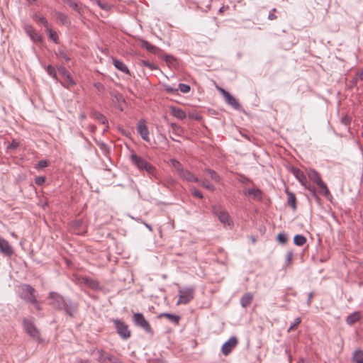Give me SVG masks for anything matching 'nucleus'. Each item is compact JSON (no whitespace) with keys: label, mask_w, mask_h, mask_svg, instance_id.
<instances>
[{"label":"nucleus","mask_w":363,"mask_h":363,"mask_svg":"<svg viewBox=\"0 0 363 363\" xmlns=\"http://www.w3.org/2000/svg\"><path fill=\"white\" fill-rule=\"evenodd\" d=\"M226 96L224 97L225 101L230 105L233 108L236 110L240 109V105L236 100V99L232 96L230 93H225Z\"/></svg>","instance_id":"6ab92c4d"},{"label":"nucleus","mask_w":363,"mask_h":363,"mask_svg":"<svg viewBox=\"0 0 363 363\" xmlns=\"http://www.w3.org/2000/svg\"><path fill=\"white\" fill-rule=\"evenodd\" d=\"M116 330L119 337L124 340L129 339L131 337V331L129 330L128 325L120 319H113Z\"/></svg>","instance_id":"7ed1b4c3"},{"label":"nucleus","mask_w":363,"mask_h":363,"mask_svg":"<svg viewBox=\"0 0 363 363\" xmlns=\"http://www.w3.org/2000/svg\"><path fill=\"white\" fill-rule=\"evenodd\" d=\"M220 91L222 93L223 97H225L226 96V94L225 93H229L228 91H225L224 89L223 88H220L219 89Z\"/></svg>","instance_id":"0e129e2a"},{"label":"nucleus","mask_w":363,"mask_h":363,"mask_svg":"<svg viewBox=\"0 0 363 363\" xmlns=\"http://www.w3.org/2000/svg\"><path fill=\"white\" fill-rule=\"evenodd\" d=\"M55 55L57 57L62 58L67 62L70 60L67 54L62 49H58L57 51L55 52Z\"/></svg>","instance_id":"c9c22d12"},{"label":"nucleus","mask_w":363,"mask_h":363,"mask_svg":"<svg viewBox=\"0 0 363 363\" xmlns=\"http://www.w3.org/2000/svg\"><path fill=\"white\" fill-rule=\"evenodd\" d=\"M293 258V252L291 251H289L286 255V259L288 262H290Z\"/></svg>","instance_id":"bf43d9fd"},{"label":"nucleus","mask_w":363,"mask_h":363,"mask_svg":"<svg viewBox=\"0 0 363 363\" xmlns=\"http://www.w3.org/2000/svg\"><path fill=\"white\" fill-rule=\"evenodd\" d=\"M171 127L172 128V129L174 130V131H177L179 130H181V127L179 126L178 125H177L176 123H171Z\"/></svg>","instance_id":"680f3d73"},{"label":"nucleus","mask_w":363,"mask_h":363,"mask_svg":"<svg viewBox=\"0 0 363 363\" xmlns=\"http://www.w3.org/2000/svg\"><path fill=\"white\" fill-rule=\"evenodd\" d=\"M171 114L178 119H184L186 118L185 112L179 108L175 106L170 107Z\"/></svg>","instance_id":"4be33fe9"},{"label":"nucleus","mask_w":363,"mask_h":363,"mask_svg":"<svg viewBox=\"0 0 363 363\" xmlns=\"http://www.w3.org/2000/svg\"><path fill=\"white\" fill-rule=\"evenodd\" d=\"M56 18L60 21L63 25H69L70 21L68 19V17L61 12L55 13Z\"/></svg>","instance_id":"7c9ffc66"},{"label":"nucleus","mask_w":363,"mask_h":363,"mask_svg":"<svg viewBox=\"0 0 363 363\" xmlns=\"http://www.w3.org/2000/svg\"><path fill=\"white\" fill-rule=\"evenodd\" d=\"M285 191L287 194L288 199L287 203L288 205L294 210L296 211L297 208L296 206V198L294 193L290 191L288 188L285 189Z\"/></svg>","instance_id":"dca6fc26"},{"label":"nucleus","mask_w":363,"mask_h":363,"mask_svg":"<svg viewBox=\"0 0 363 363\" xmlns=\"http://www.w3.org/2000/svg\"><path fill=\"white\" fill-rule=\"evenodd\" d=\"M159 317H166L169 321L175 325H178L180 320V316L168 313H163Z\"/></svg>","instance_id":"bb28decb"},{"label":"nucleus","mask_w":363,"mask_h":363,"mask_svg":"<svg viewBox=\"0 0 363 363\" xmlns=\"http://www.w3.org/2000/svg\"><path fill=\"white\" fill-rule=\"evenodd\" d=\"M308 177L316 184L321 179L319 173L315 169H310L308 172Z\"/></svg>","instance_id":"c85d7f7f"},{"label":"nucleus","mask_w":363,"mask_h":363,"mask_svg":"<svg viewBox=\"0 0 363 363\" xmlns=\"http://www.w3.org/2000/svg\"><path fill=\"white\" fill-rule=\"evenodd\" d=\"M352 360L354 363H363V350H355L352 354Z\"/></svg>","instance_id":"b1692460"},{"label":"nucleus","mask_w":363,"mask_h":363,"mask_svg":"<svg viewBox=\"0 0 363 363\" xmlns=\"http://www.w3.org/2000/svg\"><path fill=\"white\" fill-rule=\"evenodd\" d=\"M77 309L78 306L77 303H73L69 300H65V306H62V310H64L65 313L69 315L70 317H73L74 314L77 313Z\"/></svg>","instance_id":"f8f14e48"},{"label":"nucleus","mask_w":363,"mask_h":363,"mask_svg":"<svg viewBox=\"0 0 363 363\" xmlns=\"http://www.w3.org/2000/svg\"><path fill=\"white\" fill-rule=\"evenodd\" d=\"M194 295V288L188 287L179 289V301L177 303L186 304L193 299Z\"/></svg>","instance_id":"39448f33"},{"label":"nucleus","mask_w":363,"mask_h":363,"mask_svg":"<svg viewBox=\"0 0 363 363\" xmlns=\"http://www.w3.org/2000/svg\"><path fill=\"white\" fill-rule=\"evenodd\" d=\"M94 86L97 89L99 92H104L105 87L101 82H95L94 84Z\"/></svg>","instance_id":"de8ad7c7"},{"label":"nucleus","mask_w":363,"mask_h":363,"mask_svg":"<svg viewBox=\"0 0 363 363\" xmlns=\"http://www.w3.org/2000/svg\"><path fill=\"white\" fill-rule=\"evenodd\" d=\"M360 318L361 315L359 312H354L347 317L346 323L350 325H352L355 323L358 322L360 320Z\"/></svg>","instance_id":"393cba45"},{"label":"nucleus","mask_w":363,"mask_h":363,"mask_svg":"<svg viewBox=\"0 0 363 363\" xmlns=\"http://www.w3.org/2000/svg\"><path fill=\"white\" fill-rule=\"evenodd\" d=\"M238 343V338L236 337H231L227 342H225L222 346V352L224 355H228L232 350L236 347Z\"/></svg>","instance_id":"9d476101"},{"label":"nucleus","mask_w":363,"mask_h":363,"mask_svg":"<svg viewBox=\"0 0 363 363\" xmlns=\"http://www.w3.org/2000/svg\"><path fill=\"white\" fill-rule=\"evenodd\" d=\"M19 143L15 140H13L11 144L8 145V149L14 150L18 147Z\"/></svg>","instance_id":"5fc2aeb1"},{"label":"nucleus","mask_w":363,"mask_h":363,"mask_svg":"<svg viewBox=\"0 0 363 363\" xmlns=\"http://www.w3.org/2000/svg\"><path fill=\"white\" fill-rule=\"evenodd\" d=\"M48 298L51 299L50 305L58 310L62 309V306H65V300L60 294L56 292H50Z\"/></svg>","instance_id":"1a4fd4ad"},{"label":"nucleus","mask_w":363,"mask_h":363,"mask_svg":"<svg viewBox=\"0 0 363 363\" xmlns=\"http://www.w3.org/2000/svg\"><path fill=\"white\" fill-rule=\"evenodd\" d=\"M86 284L94 289H97L99 285L96 281L92 279H86Z\"/></svg>","instance_id":"a18cd8bd"},{"label":"nucleus","mask_w":363,"mask_h":363,"mask_svg":"<svg viewBox=\"0 0 363 363\" xmlns=\"http://www.w3.org/2000/svg\"><path fill=\"white\" fill-rule=\"evenodd\" d=\"M287 235L284 233H279L277 235V240L282 245H285L287 242Z\"/></svg>","instance_id":"37998d69"},{"label":"nucleus","mask_w":363,"mask_h":363,"mask_svg":"<svg viewBox=\"0 0 363 363\" xmlns=\"http://www.w3.org/2000/svg\"><path fill=\"white\" fill-rule=\"evenodd\" d=\"M137 130L144 140L147 142L150 140L149 130L144 122L140 121L138 123Z\"/></svg>","instance_id":"2eb2a0df"},{"label":"nucleus","mask_w":363,"mask_h":363,"mask_svg":"<svg viewBox=\"0 0 363 363\" xmlns=\"http://www.w3.org/2000/svg\"><path fill=\"white\" fill-rule=\"evenodd\" d=\"M191 192L192 195L195 197H197L199 199L203 198V194H201V192L200 191H199L198 189H196V188H191Z\"/></svg>","instance_id":"49530a36"},{"label":"nucleus","mask_w":363,"mask_h":363,"mask_svg":"<svg viewBox=\"0 0 363 363\" xmlns=\"http://www.w3.org/2000/svg\"><path fill=\"white\" fill-rule=\"evenodd\" d=\"M66 79V82H67V85H65V86H73L75 84V82L73 80L72 77H71V75L69 74V78H65Z\"/></svg>","instance_id":"6e6d98bb"},{"label":"nucleus","mask_w":363,"mask_h":363,"mask_svg":"<svg viewBox=\"0 0 363 363\" xmlns=\"http://www.w3.org/2000/svg\"><path fill=\"white\" fill-rule=\"evenodd\" d=\"M38 18V21L42 23L45 27H46L47 28H48V21L44 17H37Z\"/></svg>","instance_id":"864d4df0"},{"label":"nucleus","mask_w":363,"mask_h":363,"mask_svg":"<svg viewBox=\"0 0 363 363\" xmlns=\"http://www.w3.org/2000/svg\"><path fill=\"white\" fill-rule=\"evenodd\" d=\"M132 320L135 326L142 328L147 334H149L151 336L154 335V331L150 323L145 319L143 313H133Z\"/></svg>","instance_id":"f257e3e1"},{"label":"nucleus","mask_w":363,"mask_h":363,"mask_svg":"<svg viewBox=\"0 0 363 363\" xmlns=\"http://www.w3.org/2000/svg\"><path fill=\"white\" fill-rule=\"evenodd\" d=\"M77 363H87V361L80 359Z\"/></svg>","instance_id":"338daca9"},{"label":"nucleus","mask_w":363,"mask_h":363,"mask_svg":"<svg viewBox=\"0 0 363 363\" xmlns=\"http://www.w3.org/2000/svg\"><path fill=\"white\" fill-rule=\"evenodd\" d=\"M316 184L323 191L324 195L326 197H328V196H330V193L326 184L322 181V179L319 180V182Z\"/></svg>","instance_id":"72a5a7b5"},{"label":"nucleus","mask_w":363,"mask_h":363,"mask_svg":"<svg viewBox=\"0 0 363 363\" xmlns=\"http://www.w3.org/2000/svg\"><path fill=\"white\" fill-rule=\"evenodd\" d=\"M272 11L268 15V19L273 21L277 18V16L274 13L276 11V9H273Z\"/></svg>","instance_id":"13d9d810"},{"label":"nucleus","mask_w":363,"mask_h":363,"mask_svg":"<svg viewBox=\"0 0 363 363\" xmlns=\"http://www.w3.org/2000/svg\"><path fill=\"white\" fill-rule=\"evenodd\" d=\"M163 59L169 66L174 65L176 63V58L172 55H165Z\"/></svg>","instance_id":"e433bc0d"},{"label":"nucleus","mask_w":363,"mask_h":363,"mask_svg":"<svg viewBox=\"0 0 363 363\" xmlns=\"http://www.w3.org/2000/svg\"><path fill=\"white\" fill-rule=\"evenodd\" d=\"M49 32V37L52 39L55 43H57L58 35L55 32H53L50 28H48Z\"/></svg>","instance_id":"c03bdc74"},{"label":"nucleus","mask_w":363,"mask_h":363,"mask_svg":"<svg viewBox=\"0 0 363 363\" xmlns=\"http://www.w3.org/2000/svg\"><path fill=\"white\" fill-rule=\"evenodd\" d=\"M46 71L48 74L54 79H57V72L54 67L49 65L46 67Z\"/></svg>","instance_id":"a19ab883"},{"label":"nucleus","mask_w":363,"mask_h":363,"mask_svg":"<svg viewBox=\"0 0 363 363\" xmlns=\"http://www.w3.org/2000/svg\"><path fill=\"white\" fill-rule=\"evenodd\" d=\"M0 252L4 256L11 257L13 254V250L9 242L4 238L0 237Z\"/></svg>","instance_id":"9b49d317"},{"label":"nucleus","mask_w":363,"mask_h":363,"mask_svg":"<svg viewBox=\"0 0 363 363\" xmlns=\"http://www.w3.org/2000/svg\"><path fill=\"white\" fill-rule=\"evenodd\" d=\"M357 79L360 80L363 79V69L361 70L360 72L357 73Z\"/></svg>","instance_id":"e2e57ef3"},{"label":"nucleus","mask_w":363,"mask_h":363,"mask_svg":"<svg viewBox=\"0 0 363 363\" xmlns=\"http://www.w3.org/2000/svg\"><path fill=\"white\" fill-rule=\"evenodd\" d=\"M292 173L296 177V178L298 180V182L303 186L306 189H308L312 195L318 200V197L316 195V190L314 186H311L308 184L307 179L303 172L300 170L298 168L294 167L292 169Z\"/></svg>","instance_id":"20e7f679"},{"label":"nucleus","mask_w":363,"mask_h":363,"mask_svg":"<svg viewBox=\"0 0 363 363\" xmlns=\"http://www.w3.org/2000/svg\"><path fill=\"white\" fill-rule=\"evenodd\" d=\"M244 194L250 195L253 197V199H257L259 201L262 199V192L259 189L257 188L249 189L244 191Z\"/></svg>","instance_id":"a211bd4d"},{"label":"nucleus","mask_w":363,"mask_h":363,"mask_svg":"<svg viewBox=\"0 0 363 363\" xmlns=\"http://www.w3.org/2000/svg\"><path fill=\"white\" fill-rule=\"evenodd\" d=\"M23 324L26 332L33 339L40 340V333L31 320L24 318Z\"/></svg>","instance_id":"423d86ee"},{"label":"nucleus","mask_w":363,"mask_h":363,"mask_svg":"<svg viewBox=\"0 0 363 363\" xmlns=\"http://www.w3.org/2000/svg\"><path fill=\"white\" fill-rule=\"evenodd\" d=\"M253 296L251 293H245L240 298V304L243 308L247 307L252 302Z\"/></svg>","instance_id":"5701e85b"},{"label":"nucleus","mask_w":363,"mask_h":363,"mask_svg":"<svg viewBox=\"0 0 363 363\" xmlns=\"http://www.w3.org/2000/svg\"><path fill=\"white\" fill-rule=\"evenodd\" d=\"M178 89L184 94H186L190 91L191 87L189 84L180 83L178 85Z\"/></svg>","instance_id":"ea45409f"},{"label":"nucleus","mask_w":363,"mask_h":363,"mask_svg":"<svg viewBox=\"0 0 363 363\" xmlns=\"http://www.w3.org/2000/svg\"><path fill=\"white\" fill-rule=\"evenodd\" d=\"M143 65L151 70L157 69V67L155 64L150 62L143 61Z\"/></svg>","instance_id":"3c124183"},{"label":"nucleus","mask_w":363,"mask_h":363,"mask_svg":"<svg viewBox=\"0 0 363 363\" xmlns=\"http://www.w3.org/2000/svg\"><path fill=\"white\" fill-rule=\"evenodd\" d=\"M172 165L177 169V172H180V169H183L182 164L175 159H172L170 160Z\"/></svg>","instance_id":"79ce46f5"},{"label":"nucleus","mask_w":363,"mask_h":363,"mask_svg":"<svg viewBox=\"0 0 363 363\" xmlns=\"http://www.w3.org/2000/svg\"><path fill=\"white\" fill-rule=\"evenodd\" d=\"M34 306H35V308H36V310L38 311H40L41 310V307L38 304V301H36V303H33Z\"/></svg>","instance_id":"69168bd1"},{"label":"nucleus","mask_w":363,"mask_h":363,"mask_svg":"<svg viewBox=\"0 0 363 363\" xmlns=\"http://www.w3.org/2000/svg\"><path fill=\"white\" fill-rule=\"evenodd\" d=\"M65 3H66L70 8H72L73 10H74L76 12H77L79 14H82L84 13V6L82 4H79L74 0H65Z\"/></svg>","instance_id":"f3484780"},{"label":"nucleus","mask_w":363,"mask_h":363,"mask_svg":"<svg viewBox=\"0 0 363 363\" xmlns=\"http://www.w3.org/2000/svg\"><path fill=\"white\" fill-rule=\"evenodd\" d=\"M93 117L96 119L99 123L103 125H106V128H108V120L107 118L101 113L94 111L92 113Z\"/></svg>","instance_id":"cd10ccee"},{"label":"nucleus","mask_w":363,"mask_h":363,"mask_svg":"<svg viewBox=\"0 0 363 363\" xmlns=\"http://www.w3.org/2000/svg\"><path fill=\"white\" fill-rule=\"evenodd\" d=\"M49 164V162L48 160H42L38 162V168H44L48 167Z\"/></svg>","instance_id":"603ef678"},{"label":"nucleus","mask_w":363,"mask_h":363,"mask_svg":"<svg viewBox=\"0 0 363 363\" xmlns=\"http://www.w3.org/2000/svg\"><path fill=\"white\" fill-rule=\"evenodd\" d=\"M26 32L33 41L39 43L42 42V35L36 33L35 30L31 26H29L26 28Z\"/></svg>","instance_id":"aec40b11"},{"label":"nucleus","mask_w":363,"mask_h":363,"mask_svg":"<svg viewBox=\"0 0 363 363\" xmlns=\"http://www.w3.org/2000/svg\"><path fill=\"white\" fill-rule=\"evenodd\" d=\"M35 289L29 284H22L19 287V296L26 302L35 303Z\"/></svg>","instance_id":"f03ea898"},{"label":"nucleus","mask_w":363,"mask_h":363,"mask_svg":"<svg viewBox=\"0 0 363 363\" xmlns=\"http://www.w3.org/2000/svg\"><path fill=\"white\" fill-rule=\"evenodd\" d=\"M301 318H299V317H298V318H296L295 319V320H294V323H293L290 325V327H289V328L288 331H289V332H290V331H291V330H293V329H294L296 325H298V324H300V323H301Z\"/></svg>","instance_id":"8fccbe9b"},{"label":"nucleus","mask_w":363,"mask_h":363,"mask_svg":"<svg viewBox=\"0 0 363 363\" xmlns=\"http://www.w3.org/2000/svg\"><path fill=\"white\" fill-rule=\"evenodd\" d=\"M143 170H145L146 172L149 175L154 177L155 179H158L157 174V169L150 163L147 162V164H146V167H144Z\"/></svg>","instance_id":"c756f323"},{"label":"nucleus","mask_w":363,"mask_h":363,"mask_svg":"<svg viewBox=\"0 0 363 363\" xmlns=\"http://www.w3.org/2000/svg\"><path fill=\"white\" fill-rule=\"evenodd\" d=\"M113 64L117 69L125 74H130L129 69L121 60L113 59Z\"/></svg>","instance_id":"412c9836"},{"label":"nucleus","mask_w":363,"mask_h":363,"mask_svg":"<svg viewBox=\"0 0 363 363\" xmlns=\"http://www.w3.org/2000/svg\"><path fill=\"white\" fill-rule=\"evenodd\" d=\"M130 159L131 162L137 167L139 170H143L144 167H146V164L148 162L142 158L141 157L137 155L136 154H131L130 156Z\"/></svg>","instance_id":"ddd939ff"},{"label":"nucleus","mask_w":363,"mask_h":363,"mask_svg":"<svg viewBox=\"0 0 363 363\" xmlns=\"http://www.w3.org/2000/svg\"><path fill=\"white\" fill-rule=\"evenodd\" d=\"M57 72L63 77L69 79V73L65 67L59 66L57 67Z\"/></svg>","instance_id":"58836bf2"},{"label":"nucleus","mask_w":363,"mask_h":363,"mask_svg":"<svg viewBox=\"0 0 363 363\" xmlns=\"http://www.w3.org/2000/svg\"><path fill=\"white\" fill-rule=\"evenodd\" d=\"M313 296H314L313 292H310L309 293L308 297V299H307V304L308 306L311 305V303L312 298H313Z\"/></svg>","instance_id":"052dcab7"},{"label":"nucleus","mask_w":363,"mask_h":363,"mask_svg":"<svg viewBox=\"0 0 363 363\" xmlns=\"http://www.w3.org/2000/svg\"><path fill=\"white\" fill-rule=\"evenodd\" d=\"M45 182V177H43V176H40V177H38L35 179V184L38 185V186H41L43 185Z\"/></svg>","instance_id":"09e8293b"},{"label":"nucleus","mask_w":363,"mask_h":363,"mask_svg":"<svg viewBox=\"0 0 363 363\" xmlns=\"http://www.w3.org/2000/svg\"><path fill=\"white\" fill-rule=\"evenodd\" d=\"M341 123L347 126L350 123V119L348 116H344L341 118Z\"/></svg>","instance_id":"4d7b16f0"},{"label":"nucleus","mask_w":363,"mask_h":363,"mask_svg":"<svg viewBox=\"0 0 363 363\" xmlns=\"http://www.w3.org/2000/svg\"><path fill=\"white\" fill-rule=\"evenodd\" d=\"M99 357L97 361L101 363H123V362L117 357L105 352L103 350H97Z\"/></svg>","instance_id":"0eeeda50"},{"label":"nucleus","mask_w":363,"mask_h":363,"mask_svg":"<svg viewBox=\"0 0 363 363\" xmlns=\"http://www.w3.org/2000/svg\"><path fill=\"white\" fill-rule=\"evenodd\" d=\"M79 118L81 120H84L86 118V116L85 114L82 113L80 115Z\"/></svg>","instance_id":"774afa93"},{"label":"nucleus","mask_w":363,"mask_h":363,"mask_svg":"<svg viewBox=\"0 0 363 363\" xmlns=\"http://www.w3.org/2000/svg\"><path fill=\"white\" fill-rule=\"evenodd\" d=\"M213 213L218 217L220 223L224 225H230V220L227 211H223L220 207L214 206L212 208Z\"/></svg>","instance_id":"6e6552de"},{"label":"nucleus","mask_w":363,"mask_h":363,"mask_svg":"<svg viewBox=\"0 0 363 363\" xmlns=\"http://www.w3.org/2000/svg\"><path fill=\"white\" fill-rule=\"evenodd\" d=\"M199 183L203 187L206 188V189L211 191H213L215 190V186L206 180H199Z\"/></svg>","instance_id":"f704fd0d"},{"label":"nucleus","mask_w":363,"mask_h":363,"mask_svg":"<svg viewBox=\"0 0 363 363\" xmlns=\"http://www.w3.org/2000/svg\"><path fill=\"white\" fill-rule=\"evenodd\" d=\"M141 46H142V48L146 49L148 52H150L151 53H154V54L157 53V52L160 50L158 48L150 44L148 41L145 40L141 41Z\"/></svg>","instance_id":"a878e982"},{"label":"nucleus","mask_w":363,"mask_h":363,"mask_svg":"<svg viewBox=\"0 0 363 363\" xmlns=\"http://www.w3.org/2000/svg\"><path fill=\"white\" fill-rule=\"evenodd\" d=\"M294 242L297 246H303L306 242V238L302 235H296L294 238Z\"/></svg>","instance_id":"2f4dec72"},{"label":"nucleus","mask_w":363,"mask_h":363,"mask_svg":"<svg viewBox=\"0 0 363 363\" xmlns=\"http://www.w3.org/2000/svg\"><path fill=\"white\" fill-rule=\"evenodd\" d=\"M179 176L182 178L184 180H186L187 182H199V179L194 175V174L192 172H191L190 171L187 170V169H180V172L178 173Z\"/></svg>","instance_id":"4468645a"},{"label":"nucleus","mask_w":363,"mask_h":363,"mask_svg":"<svg viewBox=\"0 0 363 363\" xmlns=\"http://www.w3.org/2000/svg\"><path fill=\"white\" fill-rule=\"evenodd\" d=\"M205 172L208 173V174L210 176L212 180L218 182L220 179V176L217 174V172L213 169H206Z\"/></svg>","instance_id":"473e14b6"},{"label":"nucleus","mask_w":363,"mask_h":363,"mask_svg":"<svg viewBox=\"0 0 363 363\" xmlns=\"http://www.w3.org/2000/svg\"><path fill=\"white\" fill-rule=\"evenodd\" d=\"M163 87H164V90L167 93L172 94H178V89L177 88L172 87L170 85L167 84H163Z\"/></svg>","instance_id":"4c0bfd02"}]
</instances>
